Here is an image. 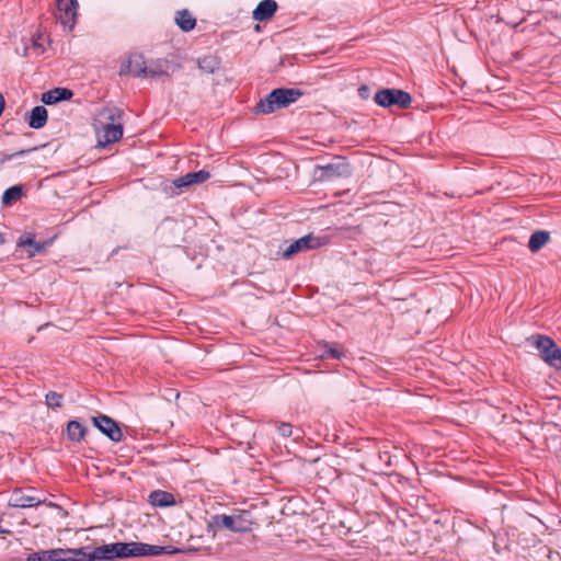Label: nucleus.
I'll list each match as a JSON object with an SVG mask.
<instances>
[{
	"label": "nucleus",
	"mask_w": 561,
	"mask_h": 561,
	"mask_svg": "<svg viewBox=\"0 0 561 561\" xmlns=\"http://www.w3.org/2000/svg\"><path fill=\"white\" fill-rule=\"evenodd\" d=\"M374 100L381 107L396 105L403 110L410 107L412 103L411 94L399 89H380L376 92Z\"/></svg>",
	"instance_id": "6"
},
{
	"label": "nucleus",
	"mask_w": 561,
	"mask_h": 561,
	"mask_svg": "<svg viewBox=\"0 0 561 561\" xmlns=\"http://www.w3.org/2000/svg\"><path fill=\"white\" fill-rule=\"evenodd\" d=\"M277 431L283 437H289L293 434V425L290 423L285 422L279 423L277 426Z\"/></svg>",
	"instance_id": "29"
},
{
	"label": "nucleus",
	"mask_w": 561,
	"mask_h": 561,
	"mask_svg": "<svg viewBox=\"0 0 561 561\" xmlns=\"http://www.w3.org/2000/svg\"><path fill=\"white\" fill-rule=\"evenodd\" d=\"M168 66L169 61L163 59H160L151 64L150 66H147V77L149 76L151 78L158 79L163 76H169Z\"/></svg>",
	"instance_id": "21"
},
{
	"label": "nucleus",
	"mask_w": 561,
	"mask_h": 561,
	"mask_svg": "<svg viewBox=\"0 0 561 561\" xmlns=\"http://www.w3.org/2000/svg\"><path fill=\"white\" fill-rule=\"evenodd\" d=\"M162 191L167 197H174L181 194V190L173 185V181L162 183Z\"/></svg>",
	"instance_id": "28"
},
{
	"label": "nucleus",
	"mask_w": 561,
	"mask_h": 561,
	"mask_svg": "<svg viewBox=\"0 0 561 561\" xmlns=\"http://www.w3.org/2000/svg\"><path fill=\"white\" fill-rule=\"evenodd\" d=\"M28 151L27 150H20L18 152H14V153H10V154H3L0 159V165H2L3 163H5L7 161H10L16 157H21V156H24L25 153H27Z\"/></svg>",
	"instance_id": "31"
},
{
	"label": "nucleus",
	"mask_w": 561,
	"mask_h": 561,
	"mask_svg": "<svg viewBox=\"0 0 561 561\" xmlns=\"http://www.w3.org/2000/svg\"><path fill=\"white\" fill-rule=\"evenodd\" d=\"M165 548L138 541L112 542L78 548V561H114L116 559L160 556Z\"/></svg>",
	"instance_id": "1"
},
{
	"label": "nucleus",
	"mask_w": 561,
	"mask_h": 561,
	"mask_svg": "<svg viewBox=\"0 0 561 561\" xmlns=\"http://www.w3.org/2000/svg\"><path fill=\"white\" fill-rule=\"evenodd\" d=\"M73 92L67 88H55L42 94V102L46 105H51L60 101L70 100Z\"/></svg>",
	"instance_id": "15"
},
{
	"label": "nucleus",
	"mask_w": 561,
	"mask_h": 561,
	"mask_svg": "<svg viewBox=\"0 0 561 561\" xmlns=\"http://www.w3.org/2000/svg\"><path fill=\"white\" fill-rule=\"evenodd\" d=\"M173 533L167 534L165 537L170 538L171 541L175 542L176 546H159V548H165L161 554H175L187 551H198L207 548L209 539L216 535L215 528H185V536H188L184 541L182 538L181 530L178 528H171Z\"/></svg>",
	"instance_id": "2"
},
{
	"label": "nucleus",
	"mask_w": 561,
	"mask_h": 561,
	"mask_svg": "<svg viewBox=\"0 0 561 561\" xmlns=\"http://www.w3.org/2000/svg\"><path fill=\"white\" fill-rule=\"evenodd\" d=\"M210 176L206 170H199L197 172H190L185 174V179L190 182V186L197 183H203Z\"/></svg>",
	"instance_id": "25"
},
{
	"label": "nucleus",
	"mask_w": 561,
	"mask_h": 561,
	"mask_svg": "<svg viewBox=\"0 0 561 561\" xmlns=\"http://www.w3.org/2000/svg\"><path fill=\"white\" fill-rule=\"evenodd\" d=\"M23 195V187L21 185H14L7 188L2 195V205L10 206Z\"/></svg>",
	"instance_id": "22"
},
{
	"label": "nucleus",
	"mask_w": 561,
	"mask_h": 561,
	"mask_svg": "<svg viewBox=\"0 0 561 561\" xmlns=\"http://www.w3.org/2000/svg\"><path fill=\"white\" fill-rule=\"evenodd\" d=\"M94 425L112 442L118 443L123 439V432L117 422L107 415L100 414L93 419Z\"/></svg>",
	"instance_id": "11"
},
{
	"label": "nucleus",
	"mask_w": 561,
	"mask_h": 561,
	"mask_svg": "<svg viewBox=\"0 0 561 561\" xmlns=\"http://www.w3.org/2000/svg\"><path fill=\"white\" fill-rule=\"evenodd\" d=\"M87 434V427L76 420H71L67 424V437L69 440L79 443Z\"/></svg>",
	"instance_id": "17"
},
{
	"label": "nucleus",
	"mask_w": 561,
	"mask_h": 561,
	"mask_svg": "<svg viewBox=\"0 0 561 561\" xmlns=\"http://www.w3.org/2000/svg\"><path fill=\"white\" fill-rule=\"evenodd\" d=\"M78 548H57L31 553L26 561H78Z\"/></svg>",
	"instance_id": "9"
},
{
	"label": "nucleus",
	"mask_w": 561,
	"mask_h": 561,
	"mask_svg": "<svg viewBox=\"0 0 561 561\" xmlns=\"http://www.w3.org/2000/svg\"><path fill=\"white\" fill-rule=\"evenodd\" d=\"M535 344L545 363L557 370H561V348L557 343L549 336L538 335Z\"/></svg>",
	"instance_id": "7"
},
{
	"label": "nucleus",
	"mask_w": 561,
	"mask_h": 561,
	"mask_svg": "<svg viewBox=\"0 0 561 561\" xmlns=\"http://www.w3.org/2000/svg\"><path fill=\"white\" fill-rule=\"evenodd\" d=\"M173 185L176 186L178 190H181V194L183 193L184 188H187L190 186V182L185 179V175H182L175 180H173Z\"/></svg>",
	"instance_id": "30"
},
{
	"label": "nucleus",
	"mask_w": 561,
	"mask_h": 561,
	"mask_svg": "<svg viewBox=\"0 0 561 561\" xmlns=\"http://www.w3.org/2000/svg\"><path fill=\"white\" fill-rule=\"evenodd\" d=\"M181 533H182V538H183V540L185 541V540H186V538H187L188 536H185V530H184V531H181Z\"/></svg>",
	"instance_id": "38"
},
{
	"label": "nucleus",
	"mask_w": 561,
	"mask_h": 561,
	"mask_svg": "<svg viewBox=\"0 0 561 561\" xmlns=\"http://www.w3.org/2000/svg\"><path fill=\"white\" fill-rule=\"evenodd\" d=\"M176 25L184 32L192 31L196 25V20L188 12V10H181L176 13L175 16Z\"/></svg>",
	"instance_id": "20"
},
{
	"label": "nucleus",
	"mask_w": 561,
	"mask_h": 561,
	"mask_svg": "<svg viewBox=\"0 0 561 561\" xmlns=\"http://www.w3.org/2000/svg\"><path fill=\"white\" fill-rule=\"evenodd\" d=\"M31 255H34L35 253H41L44 250V245L39 242L35 241L34 245H32Z\"/></svg>",
	"instance_id": "33"
},
{
	"label": "nucleus",
	"mask_w": 561,
	"mask_h": 561,
	"mask_svg": "<svg viewBox=\"0 0 561 561\" xmlns=\"http://www.w3.org/2000/svg\"><path fill=\"white\" fill-rule=\"evenodd\" d=\"M320 357L341 359L345 357V352L339 343L323 342Z\"/></svg>",
	"instance_id": "19"
},
{
	"label": "nucleus",
	"mask_w": 561,
	"mask_h": 561,
	"mask_svg": "<svg viewBox=\"0 0 561 561\" xmlns=\"http://www.w3.org/2000/svg\"><path fill=\"white\" fill-rule=\"evenodd\" d=\"M21 243L22 244H27V245H30L32 248V245H34V243H35V240L32 239V238H27L26 240L22 241Z\"/></svg>",
	"instance_id": "35"
},
{
	"label": "nucleus",
	"mask_w": 561,
	"mask_h": 561,
	"mask_svg": "<svg viewBox=\"0 0 561 561\" xmlns=\"http://www.w3.org/2000/svg\"><path fill=\"white\" fill-rule=\"evenodd\" d=\"M324 176L331 179L334 176H342L348 173V165L345 163L341 164H328L323 167Z\"/></svg>",
	"instance_id": "23"
},
{
	"label": "nucleus",
	"mask_w": 561,
	"mask_h": 561,
	"mask_svg": "<svg viewBox=\"0 0 561 561\" xmlns=\"http://www.w3.org/2000/svg\"><path fill=\"white\" fill-rule=\"evenodd\" d=\"M302 91L295 88H277L272 90L266 96L260 99L254 107L255 114H271L277 110L289 106L301 95Z\"/></svg>",
	"instance_id": "3"
},
{
	"label": "nucleus",
	"mask_w": 561,
	"mask_h": 561,
	"mask_svg": "<svg viewBox=\"0 0 561 561\" xmlns=\"http://www.w3.org/2000/svg\"><path fill=\"white\" fill-rule=\"evenodd\" d=\"M234 515H214L207 526H234Z\"/></svg>",
	"instance_id": "24"
},
{
	"label": "nucleus",
	"mask_w": 561,
	"mask_h": 561,
	"mask_svg": "<svg viewBox=\"0 0 561 561\" xmlns=\"http://www.w3.org/2000/svg\"><path fill=\"white\" fill-rule=\"evenodd\" d=\"M230 530H234V531H247V530H250L251 528H241V527H238V528H229Z\"/></svg>",
	"instance_id": "36"
},
{
	"label": "nucleus",
	"mask_w": 561,
	"mask_h": 561,
	"mask_svg": "<svg viewBox=\"0 0 561 561\" xmlns=\"http://www.w3.org/2000/svg\"><path fill=\"white\" fill-rule=\"evenodd\" d=\"M550 240V233L545 230L535 231L528 241V248L531 252H538Z\"/></svg>",
	"instance_id": "18"
},
{
	"label": "nucleus",
	"mask_w": 561,
	"mask_h": 561,
	"mask_svg": "<svg viewBox=\"0 0 561 561\" xmlns=\"http://www.w3.org/2000/svg\"><path fill=\"white\" fill-rule=\"evenodd\" d=\"M45 502L43 492L31 486L14 489L8 500L10 506L20 508L37 506Z\"/></svg>",
	"instance_id": "5"
},
{
	"label": "nucleus",
	"mask_w": 561,
	"mask_h": 561,
	"mask_svg": "<svg viewBox=\"0 0 561 561\" xmlns=\"http://www.w3.org/2000/svg\"><path fill=\"white\" fill-rule=\"evenodd\" d=\"M21 243L22 244H27V245H30L32 248V245H34V243H35V240L32 239V238H27L26 240L22 241Z\"/></svg>",
	"instance_id": "34"
},
{
	"label": "nucleus",
	"mask_w": 561,
	"mask_h": 561,
	"mask_svg": "<svg viewBox=\"0 0 561 561\" xmlns=\"http://www.w3.org/2000/svg\"><path fill=\"white\" fill-rule=\"evenodd\" d=\"M103 114H106V118L111 122L104 124L100 129H98V147L101 148H105L123 137L122 123H115L116 119H121L122 112L117 108L105 110Z\"/></svg>",
	"instance_id": "4"
},
{
	"label": "nucleus",
	"mask_w": 561,
	"mask_h": 561,
	"mask_svg": "<svg viewBox=\"0 0 561 561\" xmlns=\"http://www.w3.org/2000/svg\"><path fill=\"white\" fill-rule=\"evenodd\" d=\"M64 397L56 391H48L45 396L46 404L51 409H57L62 405Z\"/></svg>",
	"instance_id": "26"
},
{
	"label": "nucleus",
	"mask_w": 561,
	"mask_h": 561,
	"mask_svg": "<svg viewBox=\"0 0 561 561\" xmlns=\"http://www.w3.org/2000/svg\"><path fill=\"white\" fill-rule=\"evenodd\" d=\"M327 243L325 237L307 234L291 242L284 251V257H290L299 252L318 249Z\"/></svg>",
	"instance_id": "10"
},
{
	"label": "nucleus",
	"mask_w": 561,
	"mask_h": 561,
	"mask_svg": "<svg viewBox=\"0 0 561 561\" xmlns=\"http://www.w3.org/2000/svg\"><path fill=\"white\" fill-rule=\"evenodd\" d=\"M148 502L154 507H169L175 504V497L171 492L154 490L148 495Z\"/></svg>",
	"instance_id": "14"
},
{
	"label": "nucleus",
	"mask_w": 561,
	"mask_h": 561,
	"mask_svg": "<svg viewBox=\"0 0 561 561\" xmlns=\"http://www.w3.org/2000/svg\"><path fill=\"white\" fill-rule=\"evenodd\" d=\"M358 95L362 99H367L369 96V88L367 85H360L358 88Z\"/></svg>",
	"instance_id": "32"
},
{
	"label": "nucleus",
	"mask_w": 561,
	"mask_h": 561,
	"mask_svg": "<svg viewBox=\"0 0 561 561\" xmlns=\"http://www.w3.org/2000/svg\"><path fill=\"white\" fill-rule=\"evenodd\" d=\"M197 64L201 69L205 70L208 73H214L215 70L217 69V61L215 58L210 56L199 58Z\"/></svg>",
	"instance_id": "27"
},
{
	"label": "nucleus",
	"mask_w": 561,
	"mask_h": 561,
	"mask_svg": "<svg viewBox=\"0 0 561 561\" xmlns=\"http://www.w3.org/2000/svg\"><path fill=\"white\" fill-rule=\"evenodd\" d=\"M119 75H133L134 77H147V65L141 54H133L128 60L122 64Z\"/></svg>",
	"instance_id": "12"
},
{
	"label": "nucleus",
	"mask_w": 561,
	"mask_h": 561,
	"mask_svg": "<svg viewBox=\"0 0 561 561\" xmlns=\"http://www.w3.org/2000/svg\"><path fill=\"white\" fill-rule=\"evenodd\" d=\"M277 10V3L275 0H263L252 12L254 21L263 22L270 20Z\"/></svg>",
	"instance_id": "13"
},
{
	"label": "nucleus",
	"mask_w": 561,
	"mask_h": 561,
	"mask_svg": "<svg viewBox=\"0 0 561 561\" xmlns=\"http://www.w3.org/2000/svg\"><path fill=\"white\" fill-rule=\"evenodd\" d=\"M11 531L8 528H0V534H10Z\"/></svg>",
	"instance_id": "37"
},
{
	"label": "nucleus",
	"mask_w": 561,
	"mask_h": 561,
	"mask_svg": "<svg viewBox=\"0 0 561 561\" xmlns=\"http://www.w3.org/2000/svg\"><path fill=\"white\" fill-rule=\"evenodd\" d=\"M47 117V110L44 106L38 105L30 112L27 124L31 128L39 129L46 125Z\"/></svg>",
	"instance_id": "16"
},
{
	"label": "nucleus",
	"mask_w": 561,
	"mask_h": 561,
	"mask_svg": "<svg viewBox=\"0 0 561 561\" xmlns=\"http://www.w3.org/2000/svg\"><path fill=\"white\" fill-rule=\"evenodd\" d=\"M79 11L78 0H56V20L65 30L72 31L77 23Z\"/></svg>",
	"instance_id": "8"
}]
</instances>
